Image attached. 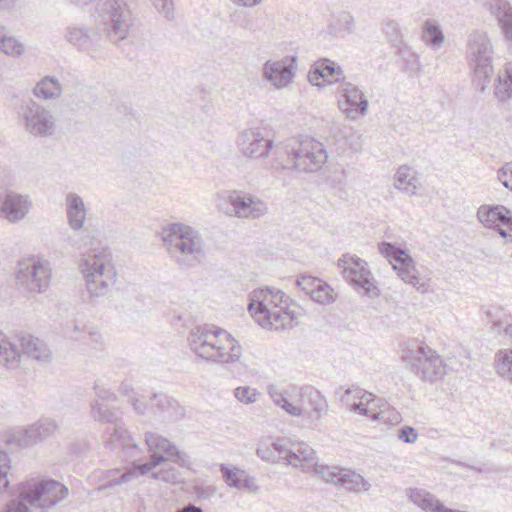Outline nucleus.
Returning <instances> with one entry per match:
<instances>
[{
  "instance_id": "cd10ccee",
  "label": "nucleus",
  "mask_w": 512,
  "mask_h": 512,
  "mask_svg": "<svg viewBox=\"0 0 512 512\" xmlns=\"http://www.w3.org/2000/svg\"><path fill=\"white\" fill-rule=\"evenodd\" d=\"M490 13L496 16L506 39L512 45V7L507 0H488L486 2Z\"/></svg>"
},
{
  "instance_id": "423d86ee",
  "label": "nucleus",
  "mask_w": 512,
  "mask_h": 512,
  "mask_svg": "<svg viewBox=\"0 0 512 512\" xmlns=\"http://www.w3.org/2000/svg\"><path fill=\"white\" fill-rule=\"evenodd\" d=\"M162 241L169 256L183 268L194 267L205 258L204 243L192 227L173 223L162 231Z\"/></svg>"
},
{
  "instance_id": "c9c22d12",
  "label": "nucleus",
  "mask_w": 512,
  "mask_h": 512,
  "mask_svg": "<svg viewBox=\"0 0 512 512\" xmlns=\"http://www.w3.org/2000/svg\"><path fill=\"white\" fill-rule=\"evenodd\" d=\"M34 94L44 100L58 99L63 92L62 85L54 76L43 77L34 88Z\"/></svg>"
},
{
  "instance_id": "7ed1b4c3",
  "label": "nucleus",
  "mask_w": 512,
  "mask_h": 512,
  "mask_svg": "<svg viewBox=\"0 0 512 512\" xmlns=\"http://www.w3.org/2000/svg\"><path fill=\"white\" fill-rule=\"evenodd\" d=\"M188 340L191 350L208 362L234 363L242 355L239 342L220 328L195 327L190 331Z\"/></svg>"
},
{
  "instance_id": "7c9ffc66",
  "label": "nucleus",
  "mask_w": 512,
  "mask_h": 512,
  "mask_svg": "<svg viewBox=\"0 0 512 512\" xmlns=\"http://www.w3.org/2000/svg\"><path fill=\"white\" fill-rule=\"evenodd\" d=\"M420 181L417 171L407 165L398 168L394 175V187L408 195L416 194Z\"/></svg>"
},
{
  "instance_id": "20e7f679",
  "label": "nucleus",
  "mask_w": 512,
  "mask_h": 512,
  "mask_svg": "<svg viewBox=\"0 0 512 512\" xmlns=\"http://www.w3.org/2000/svg\"><path fill=\"white\" fill-rule=\"evenodd\" d=\"M68 496V488L56 480L28 481L21 484L18 500L4 512H56V506Z\"/></svg>"
},
{
  "instance_id": "e2e57ef3",
  "label": "nucleus",
  "mask_w": 512,
  "mask_h": 512,
  "mask_svg": "<svg viewBox=\"0 0 512 512\" xmlns=\"http://www.w3.org/2000/svg\"><path fill=\"white\" fill-rule=\"evenodd\" d=\"M94 389L96 391V395L100 400L103 401H115L116 395L111 392L109 389H106L103 386L95 384Z\"/></svg>"
},
{
  "instance_id": "ddd939ff",
  "label": "nucleus",
  "mask_w": 512,
  "mask_h": 512,
  "mask_svg": "<svg viewBox=\"0 0 512 512\" xmlns=\"http://www.w3.org/2000/svg\"><path fill=\"white\" fill-rule=\"evenodd\" d=\"M334 81L339 84L337 93L341 112L351 120L365 116L368 112V100L363 91L345 78H336Z\"/></svg>"
},
{
  "instance_id": "4c0bfd02",
  "label": "nucleus",
  "mask_w": 512,
  "mask_h": 512,
  "mask_svg": "<svg viewBox=\"0 0 512 512\" xmlns=\"http://www.w3.org/2000/svg\"><path fill=\"white\" fill-rule=\"evenodd\" d=\"M444 34L435 21H426L422 29V40L434 50H438L444 42Z\"/></svg>"
},
{
  "instance_id": "ea45409f",
  "label": "nucleus",
  "mask_w": 512,
  "mask_h": 512,
  "mask_svg": "<svg viewBox=\"0 0 512 512\" xmlns=\"http://www.w3.org/2000/svg\"><path fill=\"white\" fill-rule=\"evenodd\" d=\"M91 415L96 421L115 424L121 417V413L117 409H110L98 401L91 404Z\"/></svg>"
},
{
  "instance_id": "bf43d9fd",
  "label": "nucleus",
  "mask_w": 512,
  "mask_h": 512,
  "mask_svg": "<svg viewBox=\"0 0 512 512\" xmlns=\"http://www.w3.org/2000/svg\"><path fill=\"white\" fill-rule=\"evenodd\" d=\"M320 79H323L324 81H326L324 74H323V70L320 67H318V62H316L313 65L312 69L308 73V81L312 85L321 86L319 83Z\"/></svg>"
},
{
  "instance_id": "b1692460",
  "label": "nucleus",
  "mask_w": 512,
  "mask_h": 512,
  "mask_svg": "<svg viewBox=\"0 0 512 512\" xmlns=\"http://www.w3.org/2000/svg\"><path fill=\"white\" fill-rule=\"evenodd\" d=\"M65 210L67 222L73 231H80L84 228L87 219V207L83 198L74 192L65 196Z\"/></svg>"
},
{
  "instance_id": "603ef678",
  "label": "nucleus",
  "mask_w": 512,
  "mask_h": 512,
  "mask_svg": "<svg viewBox=\"0 0 512 512\" xmlns=\"http://www.w3.org/2000/svg\"><path fill=\"white\" fill-rule=\"evenodd\" d=\"M234 396L241 403L252 404L257 401L259 392L250 386H240L234 390Z\"/></svg>"
},
{
  "instance_id": "1a4fd4ad",
  "label": "nucleus",
  "mask_w": 512,
  "mask_h": 512,
  "mask_svg": "<svg viewBox=\"0 0 512 512\" xmlns=\"http://www.w3.org/2000/svg\"><path fill=\"white\" fill-rule=\"evenodd\" d=\"M467 59L482 92L493 74V46L485 32H472L467 41Z\"/></svg>"
},
{
  "instance_id": "f704fd0d",
  "label": "nucleus",
  "mask_w": 512,
  "mask_h": 512,
  "mask_svg": "<svg viewBox=\"0 0 512 512\" xmlns=\"http://www.w3.org/2000/svg\"><path fill=\"white\" fill-rule=\"evenodd\" d=\"M338 486L355 493H364L371 488V484L362 475L349 469H343L338 478Z\"/></svg>"
},
{
  "instance_id": "0e129e2a",
  "label": "nucleus",
  "mask_w": 512,
  "mask_h": 512,
  "mask_svg": "<svg viewBox=\"0 0 512 512\" xmlns=\"http://www.w3.org/2000/svg\"><path fill=\"white\" fill-rule=\"evenodd\" d=\"M318 281V279L303 276L300 279H298L297 283L298 286L302 288V290H304L307 294L310 295V290L315 288V285L318 283Z\"/></svg>"
},
{
  "instance_id": "39448f33",
  "label": "nucleus",
  "mask_w": 512,
  "mask_h": 512,
  "mask_svg": "<svg viewBox=\"0 0 512 512\" xmlns=\"http://www.w3.org/2000/svg\"><path fill=\"white\" fill-rule=\"evenodd\" d=\"M248 311L265 329L283 330L293 326L294 316L287 309V298L278 289L254 290L250 295Z\"/></svg>"
},
{
  "instance_id": "de8ad7c7",
  "label": "nucleus",
  "mask_w": 512,
  "mask_h": 512,
  "mask_svg": "<svg viewBox=\"0 0 512 512\" xmlns=\"http://www.w3.org/2000/svg\"><path fill=\"white\" fill-rule=\"evenodd\" d=\"M318 67L323 70L324 77L327 82L333 83L336 78H345L343 69L329 59L318 61Z\"/></svg>"
},
{
  "instance_id": "f8f14e48",
  "label": "nucleus",
  "mask_w": 512,
  "mask_h": 512,
  "mask_svg": "<svg viewBox=\"0 0 512 512\" xmlns=\"http://www.w3.org/2000/svg\"><path fill=\"white\" fill-rule=\"evenodd\" d=\"M225 214L238 219L256 220L268 213V205L260 197L242 190L229 191Z\"/></svg>"
},
{
  "instance_id": "a19ab883",
  "label": "nucleus",
  "mask_w": 512,
  "mask_h": 512,
  "mask_svg": "<svg viewBox=\"0 0 512 512\" xmlns=\"http://www.w3.org/2000/svg\"><path fill=\"white\" fill-rule=\"evenodd\" d=\"M371 399L372 393L355 386L346 389L344 394L341 396V402L349 411H351L356 406V403L359 400H365V404H368L369 400Z\"/></svg>"
},
{
  "instance_id": "338daca9",
  "label": "nucleus",
  "mask_w": 512,
  "mask_h": 512,
  "mask_svg": "<svg viewBox=\"0 0 512 512\" xmlns=\"http://www.w3.org/2000/svg\"><path fill=\"white\" fill-rule=\"evenodd\" d=\"M22 0H0V10L11 12L21 4Z\"/></svg>"
},
{
  "instance_id": "e433bc0d",
  "label": "nucleus",
  "mask_w": 512,
  "mask_h": 512,
  "mask_svg": "<svg viewBox=\"0 0 512 512\" xmlns=\"http://www.w3.org/2000/svg\"><path fill=\"white\" fill-rule=\"evenodd\" d=\"M409 499L423 510L431 512H440L438 505H443L431 493L422 489H410Z\"/></svg>"
},
{
  "instance_id": "c85d7f7f",
  "label": "nucleus",
  "mask_w": 512,
  "mask_h": 512,
  "mask_svg": "<svg viewBox=\"0 0 512 512\" xmlns=\"http://www.w3.org/2000/svg\"><path fill=\"white\" fill-rule=\"evenodd\" d=\"M494 95L503 107L512 112V62L506 63L499 71Z\"/></svg>"
},
{
  "instance_id": "aec40b11",
  "label": "nucleus",
  "mask_w": 512,
  "mask_h": 512,
  "mask_svg": "<svg viewBox=\"0 0 512 512\" xmlns=\"http://www.w3.org/2000/svg\"><path fill=\"white\" fill-rule=\"evenodd\" d=\"M241 153L250 159L267 157L273 148V140L258 128L244 130L238 138Z\"/></svg>"
},
{
  "instance_id": "5701e85b",
  "label": "nucleus",
  "mask_w": 512,
  "mask_h": 512,
  "mask_svg": "<svg viewBox=\"0 0 512 512\" xmlns=\"http://www.w3.org/2000/svg\"><path fill=\"white\" fill-rule=\"evenodd\" d=\"M289 455L286 458V464L295 468H300L303 472L309 473L316 467L318 457L313 448L306 443L294 444L288 448Z\"/></svg>"
},
{
  "instance_id": "13d9d810",
  "label": "nucleus",
  "mask_w": 512,
  "mask_h": 512,
  "mask_svg": "<svg viewBox=\"0 0 512 512\" xmlns=\"http://www.w3.org/2000/svg\"><path fill=\"white\" fill-rule=\"evenodd\" d=\"M153 4L159 12L165 15V17L171 18L173 16L172 0H153Z\"/></svg>"
},
{
  "instance_id": "8fccbe9b",
  "label": "nucleus",
  "mask_w": 512,
  "mask_h": 512,
  "mask_svg": "<svg viewBox=\"0 0 512 512\" xmlns=\"http://www.w3.org/2000/svg\"><path fill=\"white\" fill-rule=\"evenodd\" d=\"M379 252L385 256L392 265L408 256L404 250L388 242H382L379 244Z\"/></svg>"
},
{
  "instance_id": "9b49d317",
  "label": "nucleus",
  "mask_w": 512,
  "mask_h": 512,
  "mask_svg": "<svg viewBox=\"0 0 512 512\" xmlns=\"http://www.w3.org/2000/svg\"><path fill=\"white\" fill-rule=\"evenodd\" d=\"M337 265L342 268L344 277L359 294L369 298H376L380 295L377 281L365 260L355 255L344 254L338 259Z\"/></svg>"
},
{
  "instance_id": "c03bdc74",
  "label": "nucleus",
  "mask_w": 512,
  "mask_h": 512,
  "mask_svg": "<svg viewBox=\"0 0 512 512\" xmlns=\"http://www.w3.org/2000/svg\"><path fill=\"white\" fill-rule=\"evenodd\" d=\"M372 420L380 421L387 425H396L401 422L402 417L394 408L380 404V408L377 409Z\"/></svg>"
},
{
  "instance_id": "a878e982",
  "label": "nucleus",
  "mask_w": 512,
  "mask_h": 512,
  "mask_svg": "<svg viewBox=\"0 0 512 512\" xmlns=\"http://www.w3.org/2000/svg\"><path fill=\"white\" fill-rule=\"evenodd\" d=\"M106 433L109 435L106 443L111 448L116 449L121 447L124 451L129 453V457L134 459L139 456L141 449L124 427L116 423L112 429H107Z\"/></svg>"
},
{
  "instance_id": "2f4dec72",
  "label": "nucleus",
  "mask_w": 512,
  "mask_h": 512,
  "mask_svg": "<svg viewBox=\"0 0 512 512\" xmlns=\"http://www.w3.org/2000/svg\"><path fill=\"white\" fill-rule=\"evenodd\" d=\"M256 453L262 460L271 463H278L282 460L286 461L287 455H289L288 448L282 441H273L271 439L261 441Z\"/></svg>"
},
{
  "instance_id": "c756f323",
  "label": "nucleus",
  "mask_w": 512,
  "mask_h": 512,
  "mask_svg": "<svg viewBox=\"0 0 512 512\" xmlns=\"http://www.w3.org/2000/svg\"><path fill=\"white\" fill-rule=\"evenodd\" d=\"M221 472L223 478L228 486L237 489H246L249 492H257L259 487L256 484L254 477L249 476L245 471L235 468L234 470L229 469L224 464L221 465Z\"/></svg>"
},
{
  "instance_id": "f3484780",
  "label": "nucleus",
  "mask_w": 512,
  "mask_h": 512,
  "mask_svg": "<svg viewBox=\"0 0 512 512\" xmlns=\"http://www.w3.org/2000/svg\"><path fill=\"white\" fill-rule=\"evenodd\" d=\"M51 276L50 262L41 257L31 258L26 267L18 272V279L24 282L30 291L38 293L47 290Z\"/></svg>"
},
{
  "instance_id": "4468645a",
  "label": "nucleus",
  "mask_w": 512,
  "mask_h": 512,
  "mask_svg": "<svg viewBox=\"0 0 512 512\" xmlns=\"http://www.w3.org/2000/svg\"><path fill=\"white\" fill-rule=\"evenodd\" d=\"M63 37L77 51L93 59L98 57L102 35L97 29L85 24H72L65 28Z\"/></svg>"
},
{
  "instance_id": "58836bf2",
  "label": "nucleus",
  "mask_w": 512,
  "mask_h": 512,
  "mask_svg": "<svg viewBox=\"0 0 512 512\" xmlns=\"http://www.w3.org/2000/svg\"><path fill=\"white\" fill-rule=\"evenodd\" d=\"M5 30L4 26L0 25V49L3 53L12 57H19L24 54L25 47L22 42H20L14 36H7L3 34Z\"/></svg>"
},
{
  "instance_id": "864d4df0",
  "label": "nucleus",
  "mask_w": 512,
  "mask_h": 512,
  "mask_svg": "<svg viewBox=\"0 0 512 512\" xmlns=\"http://www.w3.org/2000/svg\"><path fill=\"white\" fill-rule=\"evenodd\" d=\"M11 469L10 458L4 451H0V492L6 489L10 483L9 471Z\"/></svg>"
},
{
  "instance_id": "09e8293b",
  "label": "nucleus",
  "mask_w": 512,
  "mask_h": 512,
  "mask_svg": "<svg viewBox=\"0 0 512 512\" xmlns=\"http://www.w3.org/2000/svg\"><path fill=\"white\" fill-rule=\"evenodd\" d=\"M399 56L405 64V69L407 71L412 73L420 71L419 56L408 46L404 45L403 47L399 48Z\"/></svg>"
},
{
  "instance_id": "37998d69",
  "label": "nucleus",
  "mask_w": 512,
  "mask_h": 512,
  "mask_svg": "<svg viewBox=\"0 0 512 512\" xmlns=\"http://www.w3.org/2000/svg\"><path fill=\"white\" fill-rule=\"evenodd\" d=\"M497 373L512 382V350L499 351L496 359Z\"/></svg>"
},
{
  "instance_id": "69168bd1",
  "label": "nucleus",
  "mask_w": 512,
  "mask_h": 512,
  "mask_svg": "<svg viewBox=\"0 0 512 512\" xmlns=\"http://www.w3.org/2000/svg\"><path fill=\"white\" fill-rule=\"evenodd\" d=\"M88 329L81 328L78 324L73 325V330L70 337L77 341H86V333Z\"/></svg>"
},
{
  "instance_id": "5fc2aeb1",
  "label": "nucleus",
  "mask_w": 512,
  "mask_h": 512,
  "mask_svg": "<svg viewBox=\"0 0 512 512\" xmlns=\"http://www.w3.org/2000/svg\"><path fill=\"white\" fill-rule=\"evenodd\" d=\"M384 32L394 45L402 44L403 35L398 22L393 20L387 21L384 26Z\"/></svg>"
},
{
  "instance_id": "473e14b6",
  "label": "nucleus",
  "mask_w": 512,
  "mask_h": 512,
  "mask_svg": "<svg viewBox=\"0 0 512 512\" xmlns=\"http://www.w3.org/2000/svg\"><path fill=\"white\" fill-rule=\"evenodd\" d=\"M151 406L168 421H175L183 416V408L178 402L165 394H154Z\"/></svg>"
},
{
  "instance_id": "72a5a7b5",
  "label": "nucleus",
  "mask_w": 512,
  "mask_h": 512,
  "mask_svg": "<svg viewBox=\"0 0 512 512\" xmlns=\"http://www.w3.org/2000/svg\"><path fill=\"white\" fill-rule=\"evenodd\" d=\"M21 352L18 346L10 341L0 330V364L9 370L20 366Z\"/></svg>"
},
{
  "instance_id": "412c9836",
  "label": "nucleus",
  "mask_w": 512,
  "mask_h": 512,
  "mask_svg": "<svg viewBox=\"0 0 512 512\" xmlns=\"http://www.w3.org/2000/svg\"><path fill=\"white\" fill-rule=\"evenodd\" d=\"M267 393L273 403L289 415L294 417L303 415L304 409L300 405V401L303 399L302 387L292 385L282 388L279 385L270 384L267 386Z\"/></svg>"
},
{
  "instance_id": "a18cd8bd",
  "label": "nucleus",
  "mask_w": 512,
  "mask_h": 512,
  "mask_svg": "<svg viewBox=\"0 0 512 512\" xmlns=\"http://www.w3.org/2000/svg\"><path fill=\"white\" fill-rule=\"evenodd\" d=\"M310 297L317 303L329 304L334 300L333 289L327 283L319 280L315 288L310 290Z\"/></svg>"
},
{
  "instance_id": "dca6fc26",
  "label": "nucleus",
  "mask_w": 512,
  "mask_h": 512,
  "mask_svg": "<svg viewBox=\"0 0 512 512\" xmlns=\"http://www.w3.org/2000/svg\"><path fill=\"white\" fill-rule=\"evenodd\" d=\"M24 127L33 136L49 137L56 129L54 115L40 104L29 101L22 107Z\"/></svg>"
},
{
  "instance_id": "bb28decb",
  "label": "nucleus",
  "mask_w": 512,
  "mask_h": 512,
  "mask_svg": "<svg viewBox=\"0 0 512 512\" xmlns=\"http://www.w3.org/2000/svg\"><path fill=\"white\" fill-rule=\"evenodd\" d=\"M393 269L403 282L416 288L420 293L424 294L428 291V285L418 277L414 260L410 255L398 263H394Z\"/></svg>"
},
{
  "instance_id": "6e6552de",
  "label": "nucleus",
  "mask_w": 512,
  "mask_h": 512,
  "mask_svg": "<svg viewBox=\"0 0 512 512\" xmlns=\"http://www.w3.org/2000/svg\"><path fill=\"white\" fill-rule=\"evenodd\" d=\"M79 8L96 4V11L108 25V36L114 40H124L131 25V15L124 0H69Z\"/></svg>"
},
{
  "instance_id": "3c124183",
  "label": "nucleus",
  "mask_w": 512,
  "mask_h": 512,
  "mask_svg": "<svg viewBox=\"0 0 512 512\" xmlns=\"http://www.w3.org/2000/svg\"><path fill=\"white\" fill-rule=\"evenodd\" d=\"M381 401V399L376 398L372 394V399L369 400L368 404H365V400H359L356 403V406L351 410V412L358 413L360 415L373 419L377 409L380 408Z\"/></svg>"
},
{
  "instance_id": "393cba45",
  "label": "nucleus",
  "mask_w": 512,
  "mask_h": 512,
  "mask_svg": "<svg viewBox=\"0 0 512 512\" xmlns=\"http://www.w3.org/2000/svg\"><path fill=\"white\" fill-rule=\"evenodd\" d=\"M22 353L41 363H48L52 359V352L47 344L32 335L26 334L18 338Z\"/></svg>"
},
{
  "instance_id": "79ce46f5",
  "label": "nucleus",
  "mask_w": 512,
  "mask_h": 512,
  "mask_svg": "<svg viewBox=\"0 0 512 512\" xmlns=\"http://www.w3.org/2000/svg\"><path fill=\"white\" fill-rule=\"evenodd\" d=\"M303 398L308 397L309 405L312 409V413L315 414L316 418H319L321 413L326 410L327 403L325 398L312 387H302Z\"/></svg>"
},
{
  "instance_id": "9d476101",
  "label": "nucleus",
  "mask_w": 512,
  "mask_h": 512,
  "mask_svg": "<svg viewBox=\"0 0 512 512\" xmlns=\"http://www.w3.org/2000/svg\"><path fill=\"white\" fill-rule=\"evenodd\" d=\"M401 358L423 380L434 381L445 374L439 355L423 343L412 342L403 350Z\"/></svg>"
},
{
  "instance_id": "6ab92c4d",
  "label": "nucleus",
  "mask_w": 512,
  "mask_h": 512,
  "mask_svg": "<svg viewBox=\"0 0 512 512\" xmlns=\"http://www.w3.org/2000/svg\"><path fill=\"white\" fill-rule=\"evenodd\" d=\"M477 218L486 228L497 230L503 238L512 235V211L503 205H481Z\"/></svg>"
},
{
  "instance_id": "f257e3e1",
  "label": "nucleus",
  "mask_w": 512,
  "mask_h": 512,
  "mask_svg": "<svg viewBox=\"0 0 512 512\" xmlns=\"http://www.w3.org/2000/svg\"><path fill=\"white\" fill-rule=\"evenodd\" d=\"M73 246L80 252L78 269L87 293L91 298L106 296L117 281L109 248L91 233H83Z\"/></svg>"
},
{
  "instance_id": "49530a36",
  "label": "nucleus",
  "mask_w": 512,
  "mask_h": 512,
  "mask_svg": "<svg viewBox=\"0 0 512 512\" xmlns=\"http://www.w3.org/2000/svg\"><path fill=\"white\" fill-rule=\"evenodd\" d=\"M343 468L337 466L318 465L312 470L318 474L326 483L338 485V478L341 477Z\"/></svg>"
},
{
  "instance_id": "774afa93",
  "label": "nucleus",
  "mask_w": 512,
  "mask_h": 512,
  "mask_svg": "<svg viewBox=\"0 0 512 512\" xmlns=\"http://www.w3.org/2000/svg\"><path fill=\"white\" fill-rule=\"evenodd\" d=\"M234 5L243 8H253L262 3L263 0H230Z\"/></svg>"
},
{
  "instance_id": "680f3d73",
  "label": "nucleus",
  "mask_w": 512,
  "mask_h": 512,
  "mask_svg": "<svg viewBox=\"0 0 512 512\" xmlns=\"http://www.w3.org/2000/svg\"><path fill=\"white\" fill-rule=\"evenodd\" d=\"M86 333V341H82L85 344L91 345L93 348H97L102 343V336L99 332L88 329Z\"/></svg>"
},
{
  "instance_id": "4d7b16f0",
  "label": "nucleus",
  "mask_w": 512,
  "mask_h": 512,
  "mask_svg": "<svg viewBox=\"0 0 512 512\" xmlns=\"http://www.w3.org/2000/svg\"><path fill=\"white\" fill-rule=\"evenodd\" d=\"M397 437L404 443L413 444L418 439V432L411 426H404L398 430Z\"/></svg>"
},
{
  "instance_id": "052dcab7",
  "label": "nucleus",
  "mask_w": 512,
  "mask_h": 512,
  "mask_svg": "<svg viewBox=\"0 0 512 512\" xmlns=\"http://www.w3.org/2000/svg\"><path fill=\"white\" fill-rule=\"evenodd\" d=\"M152 477L156 480H161L164 482H176L178 475L176 470L171 468L168 471L161 470L159 472H154Z\"/></svg>"
},
{
  "instance_id": "6e6d98bb",
  "label": "nucleus",
  "mask_w": 512,
  "mask_h": 512,
  "mask_svg": "<svg viewBox=\"0 0 512 512\" xmlns=\"http://www.w3.org/2000/svg\"><path fill=\"white\" fill-rule=\"evenodd\" d=\"M497 178L505 188L512 191V162L506 163L498 170Z\"/></svg>"
},
{
  "instance_id": "2eb2a0df",
  "label": "nucleus",
  "mask_w": 512,
  "mask_h": 512,
  "mask_svg": "<svg viewBox=\"0 0 512 512\" xmlns=\"http://www.w3.org/2000/svg\"><path fill=\"white\" fill-rule=\"evenodd\" d=\"M297 69L296 56L269 59L263 64L262 78L274 89L283 90L293 83Z\"/></svg>"
},
{
  "instance_id": "0eeeda50",
  "label": "nucleus",
  "mask_w": 512,
  "mask_h": 512,
  "mask_svg": "<svg viewBox=\"0 0 512 512\" xmlns=\"http://www.w3.org/2000/svg\"><path fill=\"white\" fill-rule=\"evenodd\" d=\"M278 157L286 155L288 163L297 172L314 173L326 163L324 145L312 138H290L275 146Z\"/></svg>"
},
{
  "instance_id": "f03ea898",
  "label": "nucleus",
  "mask_w": 512,
  "mask_h": 512,
  "mask_svg": "<svg viewBox=\"0 0 512 512\" xmlns=\"http://www.w3.org/2000/svg\"><path fill=\"white\" fill-rule=\"evenodd\" d=\"M145 442L149 451L152 452L150 460L123 473H121L120 470L109 471L107 476L108 480L98 487L99 491L114 489L117 486L132 481L139 475H145L149 473L158 465L166 461H172L181 467H190V457L186 453L180 451L167 438L157 433L146 432Z\"/></svg>"
},
{
  "instance_id": "4be33fe9",
  "label": "nucleus",
  "mask_w": 512,
  "mask_h": 512,
  "mask_svg": "<svg viewBox=\"0 0 512 512\" xmlns=\"http://www.w3.org/2000/svg\"><path fill=\"white\" fill-rule=\"evenodd\" d=\"M32 207V202L27 195H21L13 191L0 192V218L10 223H16L24 219Z\"/></svg>"
},
{
  "instance_id": "a211bd4d",
  "label": "nucleus",
  "mask_w": 512,
  "mask_h": 512,
  "mask_svg": "<svg viewBox=\"0 0 512 512\" xmlns=\"http://www.w3.org/2000/svg\"><path fill=\"white\" fill-rule=\"evenodd\" d=\"M56 429L57 424L54 420L48 418L41 419L29 427L13 429L8 435L7 442L20 447H30L38 441L51 436Z\"/></svg>"
}]
</instances>
